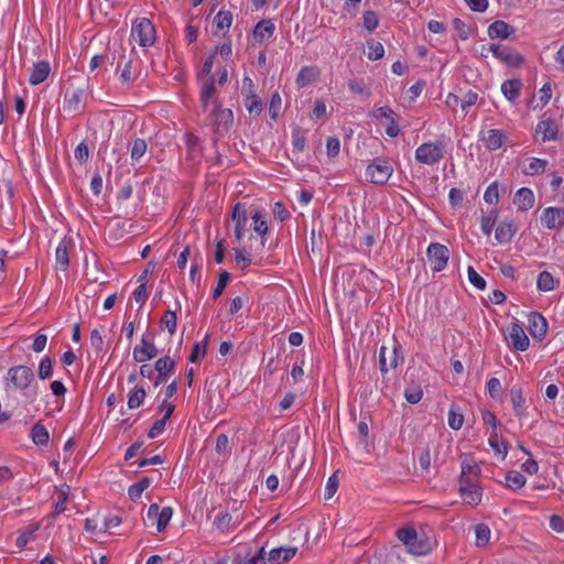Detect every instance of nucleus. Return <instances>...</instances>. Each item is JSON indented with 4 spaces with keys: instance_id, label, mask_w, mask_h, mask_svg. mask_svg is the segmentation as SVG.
I'll return each mask as SVG.
<instances>
[{
    "instance_id": "1",
    "label": "nucleus",
    "mask_w": 564,
    "mask_h": 564,
    "mask_svg": "<svg viewBox=\"0 0 564 564\" xmlns=\"http://www.w3.org/2000/svg\"><path fill=\"white\" fill-rule=\"evenodd\" d=\"M207 122L214 128V147L217 145L219 138L228 132L234 123V113L228 108H223L220 101L214 99V108L207 117Z\"/></svg>"
},
{
    "instance_id": "17",
    "label": "nucleus",
    "mask_w": 564,
    "mask_h": 564,
    "mask_svg": "<svg viewBox=\"0 0 564 564\" xmlns=\"http://www.w3.org/2000/svg\"><path fill=\"white\" fill-rule=\"evenodd\" d=\"M51 73V65L47 61H41L33 65L29 77V83L32 86L42 84Z\"/></svg>"
},
{
    "instance_id": "42",
    "label": "nucleus",
    "mask_w": 564,
    "mask_h": 564,
    "mask_svg": "<svg viewBox=\"0 0 564 564\" xmlns=\"http://www.w3.org/2000/svg\"><path fill=\"white\" fill-rule=\"evenodd\" d=\"M498 219V210L492 209L488 213V215H482L481 217V230L485 235L489 236L492 231V228Z\"/></svg>"
},
{
    "instance_id": "2",
    "label": "nucleus",
    "mask_w": 564,
    "mask_h": 564,
    "mask_svg": "<svg viewBox=\"0 0 564 564\" xmlns=\"http://www.w3.org/2000/svg\"><path fill=\"white\" fill-rule=\"evenodd\" d=\"M393 172L390 163L381 158H376L367 167L368 180L376 185L386 184Z\"/></svg>"
},
{
    "instance_id": "46",
    "label": "nucleus",
    "mask_w": 564,
    "mask_h": 564,
    "mask_svg": "<svg viewBox=\"0 0 564 564\" xmlns=\"http://www.w3.org/2000/svg\"><path fill=\"white\" fill-rule=\"evenodd\" d=\"M362 25L367 31L373 32L379 25L377 13L372 10L365 11L362 14Z\"/></svg>"
},
{
    "instance_id": "50",
    "label": "nucleus",
    "mask_w": 564,
    "mask_h": 564,
    "mask_svg": "<svg viewBox=\"0 0 564 564\" xmlns=\"http://www.w3.org/2000/svg\"><path fill=\"white\" fill-rule=\"evenodd\" d=\"M208 338H209V335H206L203 344L196 343L194 345L192 352L189 355L191 362H197L203 356H205Z\"/></svg>"
},
{
    "instance_id": "5",
    "label": "nucleus",
    "mask_w": 564,
    "mask_h": 564,
    "mask_svg": "<svg viewBox=\"0 0 564 564\" xmlns=\"http://www.w3.org/2000/svg\"><path fill=\"white\" fill-rule=\"evenodd\" d=\"M426 256L429 261L431 262L432 270L435 272L442 271L449 259V250L446 246L438 243V242H432L427 247Z\"/></svg>"
},
{
    "instance_id": "15",
    "label": "nucleus",
    "mask_w": 564,
    "mask_h": 564,
    "mask_svg": "<svg viewBox=\"0 0 564 564\" xmlns=\"http://www.w3.org/2000/svg\"><path fill=\"white\" fill-rule=\"evenodd\" d=\"M529 332L533 338L542 339L547 332V322L544 316L538 312L529 315Z\"/></svg>"
},
{
    "instance_id": "6",
    "label": "nucleus",
    "mask_w": 564,
    "mask_h": 564,
    "mask_svg": "<svg viewBox=\"0 0 564 564\" xmlns=\"http://www.w3.org/2000/svg\"><path fill=\"white\" fill-rule=\"evenodd\" d=\"M8 380L15 389L24 390L34 380V372L28 366H14L8 370Z\"/></svg>"
},
{
    "instance_id": "39",
    "label": "nucleus",
    "mask_w": 564,
    "mask_h": 564,
    "mask_svg": "<svg viewBox=\"0 0 564 564\" xmlns=\"http://www.w3.org/2000/svg\"><path fill=\"white\" fill-rule=\"evenodd\" d=\"M536 286L540 291L547 292L555 288V281L553 275L547 271H542L536 281Z\"/></svg>"
},
{
    "instance_id": "41",
    "label": "nucleus",
    "mask_w": 564,
    "mask_h": 564,
    "mask_svg": "<svg viewBox=\"0 0 564 564\" xmlns=\"http://www.w3.org/2000/svg\"><path fill=\"white\" fill-rule=\"evenodd\" d=\"M475 533H476L477 546H485L488 544V542L490 540L491 532L487 524H484V523L477 524L475 528Z\"/></svg>"
},
{
    "instance_id": "31",
    "label": "nucleus",
    "mask_w": 564,
    "mask_h": 564,
    "mask_svg": "<svg viewBox=\"0 0 564 564\" xmlns=\"http://www.w3.org/2000/svg\"><path fill=\"white\" fill-rule=\"evenodd\" d=\"M505 486L510 490H518L522 488L525 485V477L517 471V470H510L507 473L505 478Z\"/></svg>"
},
{
    "instance_id": "61",
    "label": "nucleus",
    "mask_w": 564,
    "mask_h": 564,
    "mask_svg": "<svg viewBox=\"0 0 564 564\" xmlns=\"http://www.w3.org/2000/svg\"><path fill=\"white\" fill-rule=\"evenodd\" d=\"M423 391L421 388H413V389H405L404 391V398L406 401L411 404H416L422 400Z\"/></svg>"
},
{
    "instance_id": "24",
    "label": "nucleus",
    "mask_w": 564,
    "mask_h": 564,
    "mask_svg": "<svg viewBox=\"0 0 564 564\" xmlns=\"http://www.w3.org/2000/svg\"><path fill=\"white\" fill-rule=\"evenodd\" d=\"M68 245L66 239H63L55 251L56 268L63 272H66L69 265Z\"/></svg>"
},
{
    "instance_id": "9",
    "label": "nucleus",
    "mask_w": 564,
    "mask_h": 564,
    "mask_svg": "<svg viewBox=\"0 0 564 564\" xmlns=\"http://www.w3.org/2000/svg\"><path fill=\"white\" fill-rule=\"evenodd\" d=\"M176 364L173 358L170 356H164L159 358L154 364V369L158 375L154 378V387L160 386L163 382H166L167 378L174 373Z\"/></svg>"
},
{
    "instance_id": "7",
    "label": "nucleus",
    "mask_w": 564,
    "mask_h": 564,
    "mask_svg": "<svg viewBox=\"0 0 564 564\" xmlns=\"http://www.w3.org/2000/svg\"><path fill=\"white\" fill-rule=\"evenodd\" d=\"M489 51L496 58L511 67H519L524 62L520 53L502 44H490Z\"/></svg>"
},
{
    "instance_id": "47",
    "label": "nucleus",
    "mask_w": 564,
    "mask_h": 564,
    "mask_svg": "<svg viewBox=\"0 0 564 564\" xmlns=\"http://www.w3.org/2000/svg\"><path fill=\"white\" fill-rule=\"evenodd\" d=\"M173 514V509L171 507H164L161 509L160 514L158 517L156 521V530L159 532H163Z\"/></svg>"
},
{
    "instance_id": "28",
    "label": "nucleus",
    "mask_w": 564,
    "mask_h": 564,
    "mask_svg": "<svg viewBox=\"0 0 564 564\" xmlns=\"http://www.w3.org/2000/svg\"><path fill=\"white\" fill-rule=\"evenodd\" d=\"M215 93V77L209 76L208 78H206L200 91V102L205 111L208 108L209 101L214 98Z\"/></svg>"
},
{
    "instance_id": "20",
    "label": "nucleus",
    "mask_w": 564,
    "mask_h": 564,
    "mask_svg": "<svg viewBox=\"0 0 564 564\" xmlns=\"http://www.w3.org/2000/svg\"><path fill=\"white\" fill-rule=\"evenodd\" d=\"M506 139H507L506 132L500 129H490L487 131V134L481 138V140L485 143V147L489 151H495V150L500 149Z\"/></svg>"
},
{
    "instance_id": "4",
    "label": "nucleus",
    "mask_w": 564,
    "mask_h": 564,
    "mask_svg": "<svg viewBox=\"0 0 564 564\" xmlns=\"http://www.w3.org/2000/svg\"><path fill=\"white\" fill-rule=\"evenodd\" d=\"M444 156L443 144L426 142L421 144L415 151V160L426 165L438 163Z\"/></svg>"
},
{
    "instance_id": "54",
    "label": "nucleus",
    "mask_w": 564,
    "mask_h": 564,
    "mask_svg": "<svg viewBox=\"0 0 564 564\" xmlns=\"http://www.w3.org/2000/svg\"><path fill=\"white\" fill-rule=\"evenodd\" d=\"M415 529L412 527L400 528L397 531V536L406 546L412 544V540H415Z\"/></svg>"
},
{
    "instance_id": "21",
    "label": "nucleus",
    "mask_w": 564,
    "mask_h": 564,
    "mask_svg": "<svg viewBox=\"0 0 564 564\" xmlns=\"http://www.w3.org/2000/svg\"><path fill=\"white\" fill-rule=\"evenodd\" d=\"M534 194L532 189L528 187H521L518 189L513 198L514 205H517L518 209L521 212L531 209L534 205Z\"/></svg>"
},
{
    "instance_id": "11",
    "label": "nucleus",
    "mask_w": 564,
    "mask_h": 564,
    "mask_svg": "<svg viewBox=\"0 0 564 564\" xmlns=\"http://www.w3.org/2000/svg\"><path fill=\"white\" fill-rule=\"evenodd\" d=\"M159 354L158 348L154 343L149 339L147 336L141 338V344L133 348V360L135 362H144L147 360H151L156 357Z\"/></svg>"
},
{
    "instance_id": "14",
    "label": "nucleus",
    "mask_w": 564,
    "mask_h": 564,
    "mask_svg": "<svg viewBox=\"0 0 564 564\" xmlns=\"http://www.w3.org/2000/svg\"><path fill=\"white\" fill-rule=\"evenodd\" d=\"M509 338H510V346L514 350L524 351L528 349L530 340L528 336L525 335L523 328L517 324L512 323L509 328Z\"/></svg>"
},
{
    "instance_id": "19",
    "label": "nucleus",
    "mask_w": 564,
    "mask_h": 564,
    "mask_svg": "<svg viewBox=\"0 0 564 564\" xmlns=\"http://www.w3.org/2000/svg\"><path fill=\"white\" fill-rule=\"evenodd\" d=\"M517 230V226L512 220H503L497 226L495 238L498 243L510 242Z\"/></svg>"
},
{
    "instance_id": "49",
    "label": "nucleus",
    "mask_w": 564,
    "mask_h": 564,
    "mask_svg": "<svg viewBox=\"0 0 564 564\" xmlns=\"http://www.w3.org/2000/svg\"><path fill=\"white\" fill-rule=\"evenodd\" d=\"M230 276H231L230 273L225 270L220 272L217 285L213 292V300H217L223 294L227 284L230 281Z\"/></svg>"
},
{
    "instance_id": "56",
    "label": "nucleus",
    "mask_w": 564,
    "mask_h": 564,
    "mask_svg": "<svg viewBox=\"0 0 564 564\" xmlns=\"http://www.w3.org/2000/svg\"><path fill=\"white\" fill-rule=\"evenodd\" d=\"M468 280L469 282L478 290L486 289V281L482 276H480L477 271L473 267H468L467 269Z\"/></svg>"
},
{
    "instance_id": "3",
    "label": "nucleus",
    "mask_w": 564,
    "mask_h": 564,
    "mask_svg": "<svg viewBox=\"0 0 564 564\" xmlns=\"http://www.w3.org/2000/svg\"><path fill=\"white\" fill-rule=\"evenodd\" d=\"M132 36H137L140 46H151L155 42V28L147 18L137 19L132 25Z\"/></svg>"
},
{
    "instance_id": "52",
    "label": "nucleus",
    "mask_w": 564,
    "mask_h": 564,
    "mask_svg": "<svg viewBox=\"0 0 564 564\" xmlns=\"http://www.w3.org/2000/svg\"><path fill=\"white\" fill-rule=\"evenodd\" d=\"M547 162L542 159L533 158L528 166V170L525 171V174L528 175H536L542 174L545 172Z\"/></svg>"
},
{
    "instance_id": "36",
    "label": "nucleus",
    "mask_w": 564,
    "mask_h": 564,
    "mask_svg": "<svg viewBox=\"0 0 564 564\" xmlns=\"http://www.w3.org/2000/svg\"><path fill=\"white\" fill-rule=\"evenodd\" d=\"M510 398L516 414L518 416L523 415L525 400L522 395L521 389L512 387L510 390Z\"/></svg>"
},
{
    "instance_id": "59",
    "label": "nucleus",
    "mask_w": 564,
    "mask_h": 564,
    "mask_svg": "<svg viewBox=\"0 0 564 564\" xmlns=\"http://www.w3.org/2000/svg\"><path fill=\"white\" fill-rule=\"evenodd\" d=\"M327 156L336 158L340 151V141L336 137H329L326 142Z\"/></svg>"
},
{
    "instance_id": "37",
    "label": "nucleus",
    "mask_w": 564,
    "mask_h": 564,
    "mask_svg": "<svg viewBox=\"0 0 564 564\" xmlns=\"http://www.w3.org/2000/svg\"><path fill=\"white\" fill-rule=\"evenodd\" d=\"M292 145L295 152H302L306 145L305 130L295 127L292 130Z\"/></svg>"
},
{
    "instance_id": "32",
    "label": "nucleus",
    "mask_w": 564,
    "mask_h": 564,
    "mask_svg": "<svg viewBox=\"0 0 564 564\" xmlns=\"http://www.w3.org/2000/svg\"><path fill=\"white\" fill-rule=\"evenodd\" d=\"M147 392L143 386H135L128 394L129 409H138L143 403Z\"/></svg>"
},
{
    "instance_id": "64",
    "label": "nucleus",
    "mask_w": 564,
    "mask_h": 564,
    "mask_svg": "<svg viewBox=\"0 0 564 564\" xmlns=\"http://www.w3.org/2000/svg\"><path fill=\"white\" fill-rule=\"evenodd\" d=\"M487 390L491 398L496 399L499 397L502 390L500 380L498 378H490L487 381Z\"/></svg>"
},
{
    "instance_id": "26",
    "label": "nucleus",
    "mask_w": 564,
    "mask_h": 564,
    "mask_svg": "<svg viewBox=\"0 0 564 564\" xmlns=\"http://www.w3.org/2000/svg\"><path fill=\"white\" fill-rule=\"evenodd\" d=\"M30 436L33 443L37 446H46L50 441L48 431L41 422H36L32 426Z\"/></svg>"
},
{
    "instance_id": "45",
    "label": "nucleus",
    "mask_w": 564,
    "mask_h": 564,
    "mask_svg": "<svg viewBox=\"0 0 564 564\" xmlns=\"http://www.w3.org/2000/svg\"><path fill=\"white\" fill-rule=\"evenodd\" d=\"M367 46L369 48L368 58L371 61H377L383 57L384 47L380 42L375 41L373 39L367 41Z\"/></svg>"
},
{
    "instance_id": "60",
    "label": "nucleus",
    "mask_w": 564,
    "mask_h": 564,
    "mask_svg": "<svg viewBox=\"0 0 564 564\" xmlns=\"http://www.w3.org/2000/svg\"><path fill=\"white\" fill-rule=\"evenodd\" d=\"M281 97L279 93H274L271 97L270 105H269V113L272 119H276L280 113L281 109Z\"/></svg>"
},
{
    "instance_id": "25",
    "label": "nucleus",
    "mask_w": 564,
    "mask_h": 564,
    "mask_svg": "<svg viewBox=\"0 0 564 564\" xmlns=\"http://www.w3.org/2000/svg\"><path fill=\"white\" fill-rule=\"evenodd\" d=\"M522 83L520 79H508L502 83L501 91L503 96L511 102H513L520 95Z\"/></svg>"
},
{
    "instance_id": "35",
    "label": "nucleus",
    "mask_w": 564,
    "mask_h": 564,
    "mask_svg": "<svg viewBox=\"0 0 564 564\" xmlns=\"http://www.w3.org/2000/svg\"><path fill=\"white\" fill-rule=\"evenodd\" d=\"M151 479L149 477L141 478L138 482L131 485L128 489V496L131 500L135 501L142 495V492L149 488Z\"/></svg>"
},
{
    "instance_id": "18",
    "label": "nucleus",
    "mask_w": 564,
    "mask_h": 564,
    "mask_svg": "<svg viewBox=\"0 0 564 564\" xmlns=\"http://www.w3.org/2000/svg\"><path fill=\"white\" fill-rule=\"evenodd\" d=\"M297 552V547H276L270 551L263 564H281L290 561Z\"/></svg>"
},
{
    "instance_id": "16",
    "label": "nucleus",
    "mask_w": 564,
    "mask_h": 564,
    "mask_svg": "<svg viewBox=\"0 0 564 564\" xmlns=\"http://www.w3.org/2000/svg\"><path fill=\"white\" fill-rule=\"evenodd\" d=\"M516 32V29L502 20H497L488 26V35L490 39L506 40Z\"/></svg>"
},
{
    "instance_id": "23",
    "label": "nucleus",
    "mask_w": 564,
    "mask_h": 564,
    "mask_svg": "<svg viewBox=\"0 0 564 564\" xmlns=\"http://www.w3.org/2000/svg\"><path fill=\"white\" fill-rule=\"evenodd\" d=\"M480 475V466L473 462H467L465 459L462 463V473L459 477V482H478V477Z\"/></svg>"
},
{
    "instance_id": "44",
    "label": "nucleus",
    "mask_w": 564,
    "mask_h": 564,
    "mask_svg": "<svg viewBox=\"0 0 564 564\" xmlns=\"http://www.w3.org/2000/svg\"><path fill=\"white\" fill-rule=\"evenodd\" d=\"M53 375V362L50 356H45L41 359L37 376L40 379L45 380L51 378Z\"/></svg>"
},
{
    "instance_id": "13",
    "label": "nucleus",
    "mask_w": 564,
    "mask_h": 564,
    "mask_svg": "<svg viewBox=\"0 0 564 564\" xmlns=\"http://www.w3.org/2000/svg\"><path fill=\"white\" fill-rule=\"evenodd\" d=\"M541 224L547 229L561 227L564 224V208H545L541 215Z\"/></svg>"
},
{
    "instance_id": "8",
    "label": "nucleus",
    "mask_w": 564,
    "mask_h": 564,
    "mask_svg": "<svg viewBox=\"0 0 564 564\" xmlns=\"http://www.w3.org/2000/svg\"><path fill=\"white\" fill-rule=\"evenodd\" d=\"M87 85L77 87L70 95L66 94L64 97V110L68 113H79L84 110V96L87 90Z\"/></svg>"
},
{
    "instance_id": "62",
    "label": "nucleus",
    "mask_w": 564,
    "mask_h": 564,
    "mask_svg": "<svg viewBox=\"0 0 564 564\" xmlns=\"http://www.w3.org/2000/svg\"><path fill=\"white\" fill-rule=\"evenodd\" d=\"M74 155H75V159L79 162V163H85L87 162L88 158H89V149H88V145L83 141L80 142L76 149H75V152H74Z\"/></svg>"
},
{
    "instance_id": "51",
    "label": "nucleus",
    "mask_w": 564,
    "mask_h": 564,
    "mask_svg": "<svg viewBox=\"0 0 564 564\" xmlns=\"http://www.w3.org/2000/svg\"><path fill=\"white\" fill-rule=\"evenodd\" d=\"M464 423V416L462 413H459L455 405H452L448 412V425L453 430H459L463 426Z\"/></svg>"
},
{
    "instance_id": "27",
    "label": "nucleus",
    "mask_w": 564,
    "mask_h": 564,
    "mask_svg": "<svg viewBox=\"0 0 564 564\" xmlns=\"http://www.w3.org/2000/svg\"><path fill=\"white\" fill-rule=\"evenodd\" d=\"M319 70L316 67H303L296 77V84L299 87H306L307 85L317 80Z\"/></svg>"
},
{
    "instance_id": "34",
    "label": "nucleus",
    "mask_w": 564,
    "mask_h": 564,
    "mask_svg": "<svg viewBox=\"0 0 564 564\" xmlns=\"http://www.w3.org/2000/svg\"><path fill=\"white\" fill-rule=\"evenodd\" d=\"M245 107L252 116H259L263 109L262 100L254 94V91H251V94H248L245 99Z\"/></svg>"
},
{
    "instance_id": "55",
    "label": "nucleus",
    "mask_w": 564,
    "mask_h": 564,
    "mask_svg": "<svg viewBox=\"0 0 564 564\" xmlns=\"http://www.w3.org/2000/svg\"><path fill=\"white\" fill-rule=\"evenodd\" d=\"M215 449L217 454L223 456H228L230 454L229 440L226 434H219L217 436Z\"/></svg>"
},
{
    "instance_id": "48",
    "label": "nucleus",
    "mask_w": 564,
    "mask_h": 564,
    "mask_svg": "<svg viewBox=\"0 0 564 564\" xmlns=\"http://www.w3.org/2000/svg\"><path fill=\"white\" fill-rule=\"evenodd\" d=\"M214 22L218 30L229 29L232 22V13L230 11L220 10L216 14Z\"/></svg>"
},
{
    "instance_id": "38",
    "label": "nucleus",
    "mask_w": 564,
    "mask_h": 564,
    "mask_svg": "<svg viewBox=\"0 0 564 564\" xmlns=\"http://www.w3.org/2000/svg\"><path fill=\"white\" fill-rule=\"evenodd\" d=\"M161 327H166L170 335H174L177 327V316L175 311H166L160 321Z\"/></svg>"
},
{
    "instance_id": "12",
    "label": "nucleus",
    "mask_w": 564,
    "mask_h": 564,
    "mask_svg": "<svg viewBox=\"0 0 564 564\" xmlns=\"http://www.w3.org/2000/svg\"><path fill=\"white\" fill-rule=\"evenodd\" d=\"M231 218L235 221V237L241 240L248 229L247 210L241 203H237L231 212Z\"/></svg>"
},
{
    "instance_id": "29",
    "label": "nucleus",
    "mask_w": 564,
    "mask_h": 564,
    "mask_svg": "<svg viewBox=\"0 0 564 564\" xmlns=\"http://www.w3.org/2000/svg\"><path fill=\"white\" fill-rule=\"evenodd\" d=\"M274 32V24L271 20L259 21L253 29V37L258 42H262L265 37H270Z\"/></svg>"
},
{
    "instance_id": "57",
    "label": "nucleus",
    "mask_w": 564,
    "mask_h": 564,
    "mask_svg": "<svg viewBox=\"0 0 564 564\" xmlns=\"http://www.w3.org/2000/svg\"><path fill=\"white\" fill-rule=\"evenodd\" d=\"M348 87L351 93L369 96L370 91L367 89L364 79L354 78L348 82Z\"/></svg>"
},
{
    "instance_id": "22",
    "label": "nucleus",
    "mask_w": 564,
    "mask_h": 564,
    "mask_svg": "<svg viewBox=\"0 0 564 564\" xmlns=\"http://www.w3.org/2000/svg\"><path fill=\"white\" fill-rule=\"evenodd\" d=\"M535 132L536 133H542L543 134V138H542V141L545 142V141H550V140H556L557 139V135H558V128L557 126L555 124V122L547 118V119H542L536 128H535Z\"/></svg>"
},
{
    "instance_id": "53",
    "label": "nucleus",
    "mask_w": 564,
    "mask_h": 564,
    "mask_svg": "<svg viewBox=\"0 0 564 564\" xmlns=\"http://www.w3.org/2000/svg\"><path fill=\"white\" fill-rule=\"evenodd\" d=\"M68 491L69 487H67L66 490H61L58 495V500L56 501L54 506V511L51 514L52 518H55L56 516L61 514L66 510L67 499H68Z\"/></svg>"
},
{
    "instance_id": "43",
    "label": "nucleus",
    "mask_w": 564,
    "mask_h": 564,
    "mask_svg": "<svg viewBox=\"0 0 564 564\" xmlns=\"http://www.w3.org/2000/svg\"><path fill=\"white\" fill-rule=\"evenodd\" d=\"M148 144L144 139H135L130 149L132 161H139L147 152Z\"/></svg>"
},
{
    "instance_id": "40",
    "label": "nucleus",
    "mask_w": 564,
    "mask_h": 564,
    "mask_svg": "<svg viewBox=\"0 0 564 564\" xmlns=\"http://www.w3.org/2000/svg\"><path fill=\"white\" fill-rule=\"evenodd\" d=\"M488 443L496 454H501L502 459H505L508 453L507 443L505 441H499L497 431H491Z\"/></svg>"
},
{
    "instance_id": "10",
    "label": "nucleus",
    "mask_w": 564,
    "mask_h": 564,
    "mask_svg": "<svg viewBox=\"0 0 564 564\" xmlns=\"http://www.w3.org/2000/svg\"><path fill=\"white\" fill-rule=\"evenodd\" d=\"M458 491L463 501L469 506H477L481 501L482 490L478 482H459Z\"/></svg>"
},
{
    "instance_id": "58",
    "label": "nucleus",
    "mask_w": 564,
    "mask_h": 564,
    "mask_svg": "<svg viewBox=\"0 0 564 564\" xmlns=\"http://www.w3.org/2000/svg\"><path fill=\"white\" fill-rule=\"evenodd\" d=\"M484 199L488 204H497L499 200L498 184L495 182L490 184L484 195Z\"/></svg>"
},
{
    "instance_id": "63",
    "label": "nucleus",
    "mask_w": 564,
    "mask_h": 564,
    "mask_svg": "<svg viewBox=\"0 0 564 564\" xmlns=\"http://www.w3.org/2000/svg\"><path fill=\"white\" fill-rule=\"evenodd\" d=\"M273 215L275 219L284 221L289 218L290 213L288 212L285 205L282 202H276L274 203L273 206Z\"/></svg>"
},
{
    "instance_id": "33",
    "label": "nucleus",
    "mask_w": 564,
    "mask_h": 564,
    "mask_svg": "<svg viewBox=\"0 0 564 564\" xmlns=\"http://www.w3.org/2000/svg\"><path fill=\"white\" fill-rule=\"evenodd\" d=\"M250 216L253 220V230L260 236H264L268 232V225L264 218V213L256 208L250 212Z\"/></svg>"
},
{
    "instance_id": "30",
    "label": "nucleus",
    "mask_w": 564,
    "mask_h": 564,
    "mask_svg": "<svg viewBox=\"0 0 564 564\" xmlns=\"http://www.w3.org/2000/svg\"><path fill=\"white\" fill-rule=\"evenodd\" d=\"M412 544H408L406 547L410 553L414 555H423L431 551L432 546L427 539L419 536L417 532H415V540L411 541Z\"/></svg>"
}]
</instances>
